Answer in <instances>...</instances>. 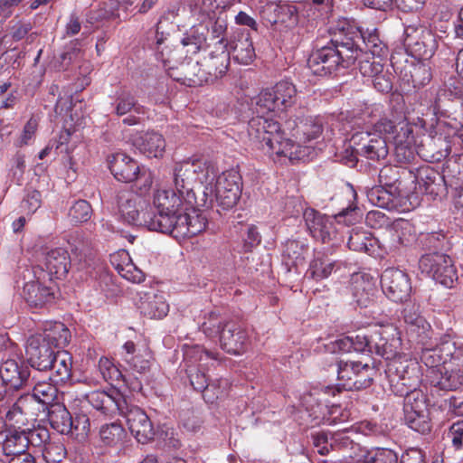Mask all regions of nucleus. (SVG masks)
<instances>
[{"mask_svg":"<svg viewBox=\"0 0 463 463\" xmlns=\"http://www.w3.org/2000/svg\"><path fill=\"white\" fill-rule=\"evenodd\" d=\"M165 39L156 35V51L165 66H167L168 75L175 81L189 87L201 86L207 83V74L203 64L191 57H185L178 64H173L177 61V56L182 54L181 50L167 51V47L161 48Z\"/></svg>","mask_w":463,"mask_h":463,"instance_id":"nucleus-3","label":"nucleus"},{"mask_svg":"<svg viewBox=\"0 0 463 463\" xmlns=\"http://www.w3.org/2000/svg\"><path fill=\"white\" fill-rule=\"evenodd\" d=\"M330 448L333 450H342L345 452L348 457L355 458H361L360 453H364L360 445L355 443L347 434L345 430H337L330 433Z\"/></svg>","mask_w":463,"mask_h":463,"instance_id":"nucleus-38","label":"nucleus"},{"mask_svg":"<svg viewBox=\"0 0 463 463\" xmlns=\"http://www.w3.org/2000/svg\"><path fill=\"white\" fill-rule=\"evenodd\" d=\"M420 189L433 198L447 193L449 186L445 173H439L430 166H423L418 170L416 176Z\"/></svg>","mask_w":463,"mask_h":463,"instance_id":"nucleus-25","label":"nucleus"},{"mask_svg":"<svg viewBox=\"0 0 463 463\" xmlns=\"http://www.w3.org/2000/svg\"><path fill=\"white\" fill-rule=\"evenodd\" d=\"M92 214L91 205L86 200H78L69 210V217L73 223L89 221Z\"/></svg>","mask_w":463,"mask_h":463,"instance_id":"nucleus-59","label":"nucleus"},{"mask_svg":"<svg viewBox=\"0 0 463 463\" xmlns=\"http://www.w3.org/2000/svg\"><path fill=\"white\" fill-rule=\"evenodd\" d=\"M275 144V149L268 150V152H274L278 156H283L288 157L290 161L299 160L303 157V149L301 143L291 138H284V133L280 129L279 140H273Z\"/></svg>","mask_w":463,"mask_h":463,"instance_id":"nucleus-41","label":"nucleus"},{"mask_svg":"<svg viewBox=\"0 0 463 463\" xmlns=\"http://www.w3.org/2000/svg\"><path fill=\"white\" fill-rule=\"evenodd\" d=\"M284 262L288 267V270L303 265L306 260V255L308 250V245L302 241L288 240L283 246Z\"/></svg>","mask_w":463,"mask_h":463,"instance_id":"nucleus-36","label":"nucleus"},{"mask_svg":"<svg viewBox=\"0 0 463 463\" xmlns=\"http://www.w3.org/2000/svg\"><path fill=\"white\" fill-rule=\"evenodd\" d=\"M363 463H398V455L390 449L373 448L361 454Z\"/></svg>","mask_w":463,"mask_h":463,"instance_id":"nucleus-48","label":"nucleus"},{"mask_svg":"<svg viewBox=\"0 0 463 463\" xmlns=\"http://www.w3.org/2000/svg\"><path fill=\"white\" fill-rule=\"evenodd\" d=\"M23 295L26 302L34 307H42L50 303L54 298L52 290L46 286H43L38 281H30L24 284Z\"/></svg>","mask_w":463,"mask_h":463,"instance_id":"nucleus-32","label":"nucleus"},{"mask_svg":"<svg viewBox=\"0 0 463 463\" xmlns=\"http://www.w3.org/2000/svg\"><path fill=\"white\" fill-rule=\"evenodd\" d=\"M335 263V260L329 259L327 256L317 253L310 263L308 272L313 279H322L331 274Z\"/></svg>","mask_w":463,"mask_h":463,"instance_id":"nucleus-49","label":"nucleus"},{"mask_svg":"<svg viewBox=\"0 0 463 463\" xmlns=\"http://www.w3.org/2000/svg\"><path fill=\"white\" fill-rule=\"evenodd\" d=\"M439 376L433 379L434 387L442 391H456L463 385V348L452 354L446 365L437 370Z\"/></svg>","mask_w":463,"mask_h":463,"instance_id":"nucleus-13","label":"nucleus"},{"mask_svg":"<svg viewBox=\"0 0 463 463\" xmlns=\"http://www.w3.org/2000/svg\"><path fill=\"white\" fill-rule=\"evenodd\" d=\"M403 44L412 56L421 60L431 58L438 47L436 35L419 23L405 26Z\"/></svg>","mask_w":463,"mask_h":463,"instance_id":"nucleus-9","label":"nucleus"},{"mask_svg":"<svg viewBox=\"0 0 463 463\" xmlns=\"http://www.w3.org/2000/svg\"><path fill=\"white\" fill-rule=\"evenodd\" d=\"M133 146L147 157L161 156L165 141L163 136L157 132L140 133L132 138Z\"/></svg>","mask_w":463,"mask_h":463,"instance_id":"nucleus-30","label":"nucleus"},{"mask_svg":"<svg viewBox=\"0 0 463 463\" xmlns=\"http://www.w3.org/2000/svg\"><path fill=\"white\" fill-rule=\"evenodd\" d=\"M378 241L372 236V233L363 229H352L349 234L347 245L354 251L371 252Z\"/></svg>","mask_w":463,"mask_h":463,"instance_id":"nucleus-43","label":"nucleus"},{"mask_svg":"<svg viewBox=\"0 0 463 463\" xmlns=\"http://www.w3.org/2000/svg\"><path fill=\"white\" fill-rule=\"evenodd\" d=\"M90 431V422L87 414L80 412L72 416L71 432L69 435L85 439Z\"/></svg>","mask_w":463,"mask_h":463,"instance_id":"nucleus-62","label":"nucleus"},{"mask_svg":"<svg viewBox=\"0 0 463 463\" xmlns=\"http://www.w3.org/2000/svg\"><path fill=\"white\" fill-rule=\"evenodd\" d=\"M336 366L338 386L345 391H360L373 383V368L368 364L339 360Z\"/></svg>","mask_w":463,"mask_h":463,"instance_id":"nucleus-10","label":"nucleus"},{"mask_svg":"<svg viewBox=\"0 0 463 463\" xmlns=\"http://www.w3.org/2000/svg\"><path fill=\"white\" fill-rule=\"evenodd\" d=\"M347 43H353L356 50V60L361 52H369L371 55L383 57L387 54V46L379 39L376 30L365 33L358 27H348L343 32Z\"/></svg>","mask_w":463,"mask_h":463,"instance_id":"nucleus-16","label":"nucleus"},{"mask_svg":"<svg viewBox=\"0 0 463 463\" xmlns=\"http://www.w3.org/2000/svg\"><path fill=\"white\" fill-rule=\"evenodd\" d=\"M125 437V430L120 424L110 423L102 425L99 430V438L105 446L114 447L121 443Z\"/></svg>","mask_w":463,"mask_h":463,"instance_id":"nucleus-51","label":"nucleus"},{"mask_svg":"<svg viewBox=\"0 0 463 463\" xmlns=\"http://www.w3.org/2000/svg\"><path fill=\"white\" fill-rule=\"evenodd\" d=\"M358 60V68L362 75L374 77L383 71L382 57L373 56L367 52H361Z\"/></svg>","mask_w":463,"mask_h":463,"instance_id":"nucleus-47","label":"nucleus"},{"mask_svg":"<svg viewBox=\"0 0 463 463\" xmlns=\"http://www.w3.org/2000/svg\"><path fill=\"white\" fill-rule=\"evenodd\" d=\"M200 206L188 205L175 190H159L147 205L148 230L169 234L180 240L193 237L205 230L207 218Z\"/></svg>","mask_w":463,"mask_h":463,"instance_id":"nucleus-1","label":"nucleus"},{"mask_svg":"<svg viewBox=\"0 0 463 463\" xmlns=\"http://www.w3.org/2000/svg\"><path fill=\"white\" fill-rule=\"evenodd\" d=\"M383 293L394 302H406L411 293L409 276L398 269H387L381 276Z\"/></svg>","mask_w":463,"mask_h":463,"instance_id":"nucleus-15","label":"nucleus"},{"mask_svg":"<svg viewBox=\"0 0 463 463\" xmlns=\"http://www.w3.org/2000/svg\"><path fill=\"white\" fill-rule=\"evenodd\" d=\"M400 193H392L391 189L383 185H375L367 192L368 200L374 205L381 208L393 207V200Z\"/></svg>","mask_w":463,"mask_h":463,"instance_id":"nucleus-44","label":"nucleus"},{"mask_svg":"<svg viewBox=\"0 0 463 463\" xmlns=\"http://www.w3.org/2000/svg\"><path fill=\"white\" fill-rule=\"evenodd\" d=\"M43 457L47 463H60L66 455V450L61 442H47L43 448Z\"/></svg>","mask_w":463,"mask_h":463,"instance_id":"nucleus-61","label":"nucleus"},{"mask_svg":"<svg viewBox=\"0 0 463 463\" xmlns=\"http://www.w3.org/2000/svg\"><path fill=\"white\" fill-rule=\"evenodd\" d=\"M400 169L395 165H384L379 172L378 181L380 185L388 187L392 193H400Z\"/></svg>","mask_w":463,"mask_h":463,"instance_id":"nucleus-53","label":"nucleus"},{"mask_svg":"<svg viewBox=\"0 0 463 463\" xmlns=\"http://www.w3.org/2000/svg\"><path fill=\"white\" fill-rule=\"evenodd\" d=\"M287 128L290 130L291 137L298 143H307L317 138L323 132V120L320 117L312 116L303 111L294 119L286 123Z\"/></svg>","mask_w":463,"mask_h":463,"instance_id":"nucleus-17","label":"nucleus"},{"mask_svg":"<svg viewBox=\"0 0 463 463\" xmlns=\"http://www.w3.org/2000/svg\"><path fill=\"white\" fill-rule=\"evenodd\" d=\"M410 73L414 87L425 86L431 80L430 67L425 62L413 64Z\"/></svg>","mask_w":463,"mask_h":463,"instance_id":"nucleus-60","label":"nucleus"},{"mask_svg":"<svg viewBox=\"0 0 463 463\" xmlns=\"http://www.w3.org/2000/svg\"><path fill=\"white\" fill-rule=\"evenodd\" d=\"M44 266L51 279L54 277L61 279L67 276L69 269L73 265L71 258L65 249L55 248L46 253Z\"/></svg>","mask_w":463,"mask_h":463,"instance_id":"nucleus-29","label":"nucleus"},{"mask_svg":"<svg viewBox=\"0 0 463 463\" xmlns=\"http://www.w3.org/2000/svg\"><path fill=\"white\" fill-rule=\"evenodd\" d=\"M56 352L45 343L42 341L41 336H31L28 339L26 346V354L30 365L38 371H47L50 369L52 358Z\"/></svg>","mask_w":463,"mask_h":463,"instance_id":"nucleus-23","label":"nucleus"},{"mask_svg":"<svg viewBox=\"0 0 463 463\" xmlns=\"http://www.w3.org/2000/svg\"><path fill=\"white\" fill-rule=\"evenodd\" d=\"M41 338L42 341H45L49 345L64 347L70 342L71 332L64 324L54 322L46 326L43 335Z\"/></svg>","mask_w":463,"mask_h":463,"instance_id":"nucleus-39","label":"nucleus"},{"mask_svg":"<svg viewBox=\"0 0 463 463\" xmlns=\"http://www.w3.org/2000/svg\"><path fill=\"white\" fill-rule=\"evenodd\" d=\"M402 397H404L403 411L404 413L412 412V411H421L427 408V398L419 387L415 390L404 393Z\"/></svg>","mask_w":463,"mask_h":463,"instance_id":"nucleus-55","label":"nucleus"},{"mask_svg":"<svg viewBox=\"0 0 463 463\" xmlns=\"http://www.w3.org/2000/svg\"><path fill=\"white\" fill-rule=\"evenodd\" d=\"M419 241L424 249L430 252L439 251L443 249L445 236L438 232L421 233Z\"/></svg>","mask_w":463,"mask_h":463,"instance_id":"nucleus-64","label":"nucleus"},{"mask_svg":"<svg viewBox=\"0 0 463 463\" xmlns=\"http://www.w3.org/2000/svg\"><path fill=\"white\" fill-rule=\"evenodd\" d=\"M138 301L137 307L141 315L150 319H161L169 311L165 293L156 288H148L137 292Z\"/></svg>","mask_w":463,"mask_h":463,"instance_id":"nucleus-18","label":"nucleus"},{"mask_svg":"<svg viewBox=\"0 0 463 463\" xmlns=\"http://www.w3.org/2000/svg\"><path fill=\"white\" fill-rule=\"evenodd\" d=\"M404 421L409 428L421 434H427L431 430L428 409H425L424 411L420 410L404 413Z\"/></svg>","mask_w":463,"mask_h":463,"instance_id":"nucleus-46","label":"nucleus"},{"mask_svg":"<svg viewBox=\"0 0 463 463\" xmlns=\"http://www.w3.org/2000/svg\"><path fill=\"white\" fill-rule=\"evenodd\" d=\"M230 64V52L222 50L204 58L203 66L207 74V82H213L226 74Z\"/></svg>","mask_w":463,"mask_h":463,"instance_id":"nucleus-34","label":"nucleus"},{"mask_svg":"<svg viewBox=\"0 0 463 463\" xmlns=\"http://www.w3.org/2000/svg\"><path fill=\"white\" fill-rule=\"evenodd\" d=\"M399 339L391 341L383 335V332L376 330L372 332L371 354H375L385 360H391L397 354V344Z\"/></svg>","mask_w":463,"mask_h":463,"instance_id":"nucleus-37","label":"nucleus"},{"mask_svg":"<svg viewBox=\"0 0 463 463\" xmlns=\"http://www.w3.org/2000/svg\"><path fill=\"white\" fill-rule=\"evenodd\" d=\"M119 414L126 419L128 430L139 443L146 444L154 439L156 433L153 424L139 407L127 401V408L121 410Z\"/></svg>","mask_w":463,"mask_h":463,"instance_id":"nucleus-14","label":"nucleus"},{"mask_svg":"<svg viewBox=\"0 0 463 463\" xmlns=\"http://www.w3.org/2000/svg\"><path fill=\"white\" fill-rule=\"evenodd\" d=\"M56 397L57 388L54 384L48 382H38L33 384L32 394L21 396L14 404V407L21 410V404L28 399H33L39 403L49 405L50 407L51 404H54L52 402Z\"/></svg>","mask_w":463,"mask_h":463,"instance_id":"nucleus-35","label":"nucleus"},{"mask_svg":"<svg viewBox=\"0 0 463 463\" xmlns=\"http://www.w3.org/2000/svg\"><path fill=\"white\" fill-rule=\"evenodd\" d=\"M375 288L369 282H355L353 288V298L360 307H367L374 300Z\"/></svg>","mask_w":463,"mask_h":463,"instance_id":"nucleus-50","label":"nucleus"},{"mask_svg":"<svg viewBox=\"0 0 463 463\" xmlns=\"http://www.w3.org/2000/svg\"><path fill=\"white\" fill-rule=\"evenodd\" d=\"M28 440L24 432V429H15L10 430L3 442V451L5 456H13L27 451Z\"/></svg>","mask_w":463,"mask_h":463,"instance_id":"nucleus-42","label":"nucleus"},{"mask_svg":"<svg viewBox=\"0 0 463 463\" xmlns=\"http://www.w3.org/2000/svg\"><path fill=\"white\" fill-rule=\"evenodd\" d=\"M303 216L307 228L313 238L321 241L323 243L330 242L335 239L336 232L329 217L315 209H307Z\"/></svg>","mask_w":463,"mask_h":463,"instance_id":"nucleus-22","label":"nucleus"},{"mask_svg":"<svg viewBox=\"0 0 463 463\" xmlns=\"http://www.w3.org/2000/svg\"><path fill=\"white\" fill-rule=\"evenodd\" d=\"M431 278L446 288H452L458 275L451 259L449 258L439 269H436Z\"/></svg>","mask_w":463,"mask_h":463,"instance_id":"nucleus-56","label":"nucleus"},{"mask_svg":"<svg viewBox=\"0 0 463 463\" xmlns=\"http://www.w3.org/2000/svg\"><path fill=\"white\" fill-rule=\"evenodd\" d=\"M109 168L114 177L123 183H131L137 179L139 165L137 161L124 153L111 155L109 159Z\"/></svg>","mask_w":463,"mask_h":463,"instance_id":"nucleus-26","label":"nucleus"},{"mask_svg":"<svg viewBox=\"0 0 463 463\" xmlns=\"http://www.w3.org/2000/svg\"><path fill=\"white\" fill-rule=\"evenodd\" d=\"M385 372L391 390L398 396L417 389L421 382L420 368L417 362L393 360Z\"/></svg>","mask_w":463,"mask_h":463,"instance_id":"nucleus-6","label":"nucleus"},{"mask_svg":"<svg viewBox=\"0 0 463 463\" xmlns=\"http://www.w3.org/2000/svg\"><path fill=\"white\" fill-rule=\"evenodd\" d=\"M449 258V257L448 255L439 251L426 253L420 257L419 260V268L422 273H426L428 276L432 277L434 275V271L439 269Z\"/></svg>","mask_w":463,"mask_h":463,"instance_id":"nucleus-52","label":"nucleus"},{"mask_svg":"<svg viewBox=\"0 0 463 463\" xmlns=\"http://www.w3.org/2000/svg\"><path fill=\"white\" fill-rule=\"evenodd\" d=\"M354 43H347L344 33L339 38L311 52L307 59V66L314 75L330 76L340 69L353 65L356 61Z\"/></svg>","mask_w":463,"mask_h":463,"instance_id":"nucleus-2","label":"nucleus"},{"mask_svg":"<svg viewBox=\"0 0 463 463\" xmlns=\"http://www.w3.org/2000/svg\"><path fill=\"white\" fill-rule=\"evenodd\" d=\"M376 131H359L352 135L353 154L348 162L352 166L358 161L357 156H361L370 160L379 161L384 159L389 153L388 146L384 137L378 132L393 134L396 126L390 120L380 121L375 125Z\"/></svg>","mask_w":463,"mask_h":463,"instance_id":"nucleus-4","label":"nucleus"},{"mask_svg":"<svg viewBox=\"0 0 463 463\" xmlns=\"http://www.w3.org/2000/svg\"><path fill=\"white\" fill-rule=\"evenodd\" d=\"M89 403L103 414H115L127 408L126 397L115 388L106 391H94L86 396Z\"/></svg>","mask_w":463,"mask_h":463,"instance_id":"nucleus-20","label":"nucleus"},{"mask_svg":"<svg viewBox=\"0 0 463 463\" xmlns=\"http://www.w3.org/2000/svg\"><path fill=\"white\" fill-rule=\"evenodd\" d=\"M73 267L78 270L95 269L99 265L97 252L93 248L92 242L89 239L77 238L71 245Z\"/></svg>","mask_w":463,"mask_h":463,"instance_id":"nucleus-28","label":"nucleus"},{"mask_svg":"<svg viewBox=\"0 0 463 463\" xmlns=\"http://www.w3.org/2000/svg\"><path fill=\"white\" fill-rule=\"evenodd\" d=\"M420 360L427 367L438 369L441 364L444 366L449 363L442 355L441 350L438 347L423 350L420 355Z\"/></svg>","mask_w":463,"mask_h":463,"instance_id":"nucleus-63","label":"nucleus"},{"mask_svg":"<svg viewBox=\"0 0 463 463\" xmlns=\"http://www.w3.org/2000/svg\"><path fill=\"white\" fill-rule=\"evenodd\" d=\"M241 176L239 172L232 169L220 175L214 187H205L203 197L207 200L209 194L214 193L217 205L224 211L232 209L241 195Z\"/></svg>","mask_w":463,"mask_h":463,"instance_id":"nucleus-7","label":"nucleus"},{"mask_svg":"<svg viewBox=\"0 0 463 463\" xmlns=\"http://www.w3.org/2000/svg\"><path fill=\"white\" fill-rule=\"evenodd\" d=\"M297 90L288 81H279L273 88L263 90L256 98V112H283L296 101Z\"/></svg>","mask_w":463,"mask_h":463,"instance_id":"nucleus-8","label":"nucleus"},{"mask_svg":"<svg viewBox=\"0 0 463 463\" xmlns=\"http://www.w3.org/2000/svg\"><path fill=\"white\" fill-rule=\"evenodd\" d=\"M443 173L449 185L463 184V153L449 157L443 165Z\"/></svg>","mask_w":463,"mask_h":463,"instance_id":"nucleus-45","label":"nucleus"},{"mask_svg":"<svg viewBox=\"0 0 463 463\" xmlns=\"http://www.w3.org/2000/svg\"><path fill=\"white\" fill-rule=\"evenodd\" d=\"M184 371L194 391L203 392L209 387L208 378L199 365L190 364Z\"/></svg>","mask_w":463,"mask_h":463,"instance_id":"nucleus-58","label":"nucleus"},{"mask_svg":"<svg viewBox=\"0 0 463 463\" xmlns=\"http://www.w3.org/2000/svg\"><path fill=\"white\" fill-rule=\"evenodd\" d=\"M227 321L218 312L211 311L204 316L203 321L200 325V329L208 337L220 336L222 327Z\"/></svg>","mask_w":463,"mask_h":463,"instance_id":"nucleus-54","label":"nucleus"},{"mask_svg":"<svg viewBox=\"0 0 463 463\" xmlns=\"http://www.w3.org/2000/svg\"><path fill=\"white\" fill-rule=\"evenodd\" d=\"M219 337L221 347L231 354H240L244 352L249 340L247 331L233 320L223 324Z\"/></svg>","mask_w":463,"mask_h":463,"instance_id":"nucleus-21","label":"nucleus"},{"mask_svg":"<svg viewBox=\"0 0 463 463\" xmlns=\"http://www.w3.org/2000/svg\"><path fill=\"white\" fill-rule=\"evenodd\" d=\"M24 432L28 447L43 448L50 441V431L46 427L37 425L31 429H24Z\"/></svg>","mask_w":463,"mask_h":463,"instance_id":"nucleus-57","label":"nucleus"},{"mask_svg":"<svg viewBox=\"0 0 463 463\" xmlns=\"http://www.w3.org/2000/svg\"><path fill=\"white\" fill-rule=\"evenodd\" d=\"M52 374L50 377L55 383H65L71 380L72 376V356L67 351H57L50 369Z\"/></svg>","mask_w":463,"mask_h":463,"instance_id":"nucleus-31","label":"nucleus"},{"mask_svg":"<svg viewBox=\"0 0 463 463\" xmlns=\"http://www.w3.org/2000/svg\"><path fill=\"white\" fill-rule=\"evenodd\" d=\"M117 204L121 217L129 224L148 229L147 205L130 191H120L117 194Z\"/></svg>","mask_w":463,"mask_h":463,"instance_id":"nucleus-11","label":"nucleus"},{"mask_svg":"<svg viewBox=\"0 0 463 463\" xmlns=\"http://www.w3.org/2000/svg\"><path fill=\"white\" fill-rule=\"evenodd\" d=\"M0 376L10 388L19 390L30 385V369L14 359H7L0 366Z\"/></svg>","mask_w":463,"mask_h":463,"instance_id":"nucleus-27","label":"nucleus"},{"mask_svg":"<svg viewBox=\"0 0 463 463\" xmlns=\"http://www.w3.org/2000/svg\"><path fill=\"white\" fill-rule=\"evenodd\" d=\"M207 173V162L203 159H187L175 164L174 168L175 188L180 195H183L188 205H206V199L197 200L194 187L197 181L203 183V177Z\"/></svg>","mask_w":463,"mask_h":463,"instance_id":"nucleus-5","label":"nucleus"},{"mask_svg":"<svg viewBox=\"0 0 463 463\" xmlns=\"http://www.w3.org/2000/svg\"><path fill=\"white\" fill-rule=\"evenodd\" d=\"M47 417L51 427L59 433L69 435L71 432L72 415L63 404H51Z\"/></svg>","mask_w":463,"mask_h":463,"instance_id":"nucleus-33","label":"nucleus"},{"mask_svg":"<svg viewBox=\"0 0 463 463\" xmlns=\"http://www.w3.org/2000/svg\"><path fill=\"white\" fill-rule=\"evenodd\" d=\"M227 46L230 48L228 52L230 55L232 54L233 60L240 64H250L256 58L253 42L249 31L236 32L222 48Z\"/></svg>","mask_w":463,"mask_h":463,"instance_id":"nucleus-24","label":"nucleus"},{"mask_svg":"<svg viewBox=\"0 0 463 463\" xmlns=\"http://www.w3.org/2000/svg\"><path fill=\"white\" fill-rule=\"evenodd\" d=\"M112 106L116 115L118 117L125 116L132 111L138 115L144 113L143 106L138 103L131 92L127 90H122L117 94Z\"/></svg>","mask_w":463,"mask_h":463,"instance_id":"nucleus-40","label":"nucleus"},{"mask_svg":"<svg viewBox=\"0 0 463 463\" xmlns=\"http://www.w3.org/2000/svg\"><path fill=\"white\" fill-rule=\"evenodd\" d=\"M248 123V134L253 142L260 145V147L267 150L275 149L273 140H279L280 124L269 118L264 116L265 113H257Z\"/></svg>","mask_w":463,"mask_h":463,"instance_id":"nucleus-12","label":"nucleus"},{"mask_svg":"<svg viewBox=\"0 0 463 463\" xmlns=\"http://www.w3.org/2000/svg\"><path fill=\"white\" fill-rule=\"evenodd\" d=\"M407 334L416 341L425 344L431 339L430 325L421 315L420 306L415 302L405 303L402 311Z\"/></svg>","mask_w":463,"mask_h":463,"instance_id":"nucleus-19","label":"nucleus"}]
</instances>
